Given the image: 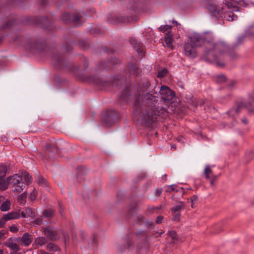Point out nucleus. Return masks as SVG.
<instances>
[{
  "mask_svg": "<svg viewBox=\"0 0 254 254\" xmlns=\"http://www.w3.org/2000/svg\"><path fill=\"white\" fill-rule=\"evenodd\" d=\"M33 223L35 224L40 225L43 223V220L41 218H37L33 221Z\"/></svg>",
  "mask_w": 254,
  "mask_h": 254,
  "instance_id": "774afa93",
  "label": "nucleus"
},
{
  "mask_svg": "<svg viewBox=\"0 0 254 254\" xmlns=\"http://www.w3.org/2000/svg\"><path fill=\"white\" fill-rule=\"evenodd\" d=\"M142 44L137 42L133 46V48L138 54L143 53V50L142 49Z\"/></svg>",
  "mask_w": 254,
  "mask_h": 254,
  "instance_id": "79ce46f5",
  "label": "nucleus"
},
{
  "mask_svg": "<svg viewBox=\"0 0 254 254\" xmlns=\"http://www.w3.org/2000/svg\"><path fill=\"white\" fill-rule=\"evenodd\" d=\"M43 215L45 218H52L54 215V211L51 209H45L43 211Z\"/></svg>",
  "mask_w": 254,
  "mask_h": 254,
  "instance_id": "e433bc0d",
  "label": "nucleus"
},
{
  "mask_svg": "<svg viewBox=\"0 0 254 254\" xmlns=\"http://www.w3.org/2000/svg\"><path fill=\"white\" fill-rule=\"evenodd\" d=\"M24 48L31 53H43L50 56L51 63L56 69L72 73L78 79L93 84L101 90H107L114 86L115 82H111L97 74L88 73L86 70L89 66V61L84 56L80 57L81 64L75 66L66 54H61L55 48L50 47L48 51H46L47 39L43 36L38 35L27 39Z\"/></svg>",
  "mask_w": 254,
  "mask_h": 254,
  "instance_id": "f257e3e1",
  "label": "nucleus"
},
{
  "mask_svg": "<svg viewBox=\"0 0 254 254\" xmlns=\"http://www.w3.org/2000/svg\"><path fill=\"white\" fill-rule=\"evenodd\" d=\"M82 18L78 14L71 13L67 12H64L61 16L62 21L65 23L78 22Z\"/></svg>",
  "mask_w": 254,
  "mask_h": 254,
  "instance_id": "f3484780",
  "label": "nucleus"
},
{
  "mask_svg": "<svg viewBox=\"0 0 254 254\" xmlns=\"http://www.w3.org/2000/svg\"><path fill=\"white\" fill-rule=\"evenodd\" d=\"M26 0H10L8 2L2 5H0V13L4 8L20 4ZM3 18H0V44L2 42L5 37V35L2 31L8 30L12 27L18 24L17 18L16 15H8L5 12L3 13Z\"/></svg>",
  "mask_w": 254,
  "mask_h": 254,
  "instance_id": "39448f33",
  "label": "nucleus"
},
{
  "mask_svg": "<svg viewBox=\"0 0 254 254\" xmlns=\"http://www.w3.org/2000/svg\"><path fill=\"white\" fill-rule=\"evenodd\" d=\"M133 225L136 229H138L139 227L146 229L140 230L135 234L130 232L127 234L124 238V243L123 246L118 248V251L121 253H124L126 250L129 249L133 245L135 238H137L138 239H140L141 244L145 243L147 240L146 237L147 230L152 229L154 223L150 220L146 219L143 215H139L136 216L134 219Z\"/></svg>",
  "mask_w": 254,
  "mask_h": 254,
  "instance_id": "7ed1b4c3",
  "label": "nucleus"
},
{
  "mask_svg": "<svg viewBox=\"0 0 254 254\" xmlns=\"http://www.w3.org/2000/svg\"><path fill=\"white\" fill-rule=\"evenodd\" d=\"M108 22L118 24L119 23H125L129 21V17L128 16H121L119 17H115L111 13H109L107 15Z\"/></svg>",
  "mask_w": 254,
  "mask_h": 254,
  "instance_id": "6ab92c4d",
  "label": "nucleus"
},
{
  "mask_svg": "<svg viewBox=\"0 0 254 254\" xmlns=\"http://www.w3.org/2000/svg\"><path fill=\"white\" fill-rule=\"evenodd\" d=\"M227 80V77L225 75L219 74L216 77V82L217 83H222L225 82Z\"/></svg>",
  "mask_w": 254,
  "mask_h": 254,
  "instance_id": "c03bdc74",
  "label": "nucleus"
},
{
  "mask_svg": "<svg viewBox=\"0 0 254 254\" xmlns=\"http://www.w3.org/2000/svg\"><path fill=\"white\" fill-rule=\"evenodd\" d=\"M152 181L151 180L147 181L146 184L143 186L145 191H147L149 188L151 187Z\"/></svg>",
  "mask_w": 254,
  "mask_h": 254,
  "instance_id": "864d4df0",
  "label": "nucleus"
},
{
  "mask_svg": "<svg viewBox=\"0 0 254 254\" xmlns=\"http://www.w3.org/2000/svg\"><path fill=\"white\" fill-rule=\"evenodd\" d=\"M236 3H237L238 5L245 7H249L250 5L254 6V2H251L250 3H248L245 0H236Z\"/></svg>",
  "mask_w": 254,
  "mask_h": 254,
  "instance_id": "58836bf2",
  "label": "nucleus"
},
{
  "mask_svg": "<svg viewBox=\"0 0 254 254\" xmlns=\"http://www.w3.org/2000/svg\"><path fill=\"white\" fill-rule=\"evenodd\" d=\"M245 33L248 37L254 36V24L250 26L245 31Z\"/></svg>",
  "mask_w": 254,
  "mask_h": 254,
  "instance_id": "a18cd8bd",
  "label": "nucleus"
},
{
  "mask_svg": "<svg viewBox=\"0 0 254 254\" xmlns=\"http://www.w3.org/2000/svg\"><path fill=\"white\" fill-rule=\"evenodd\" d=\"M37 183L41 187L46 188L48 186V182L46 179L43 178L42 176H38L36 179Z\"/></svg>",
  "mask_w": 254,
  "mask_h": 254,
  "instance_id": "473e14b6",
  "label": "nucleus"
},
{
  "mask_svg": "<svg viewBox=\"0 0 254 254\" xmlns=\"http://www.w3.org/2000/svg\"><path fill=\"white\" fill-rule=\"evenodd\" d=\"M61 150L55 139H52L45 145L44 153H39L43 160H54L57 156L60 155Z\"/></svg>",
  "mask_w": 254,
  "mask_h": 254,
  "instance_id": "6e6552de",
  "label": "nucleus"
},
{
  "mask_svg": "<svg viewBox=\"0 0 254 254\" xmlns=\"http://www.w3.org/2000/svg\"><path fill=\"white\" fill-rule=\"evenodd\" d=\"M190 44L192 46L199 47L201 44L204 45L210 44L212 42L213 38L209 35L202 36L198 34H194L190 37Z\"/></svg>",
  "mask_w": 254,
  "mask_h": 254,
  "instance_id": "f8f14e48",
  "label": "nucleus"
},
{
  "mask_svg": "<svg viewBox=\"0 0 254 254\" xmlns=\"http://www.w3.org/2000/svg\"><path fill=\"white\" fill-rule=\"evenodd\" d=\"M138 211V206L136 203L131 205L129 208L128 209L126 214V217L127 219H129L131 216L137 213Z\"/></svg>",
  "mask_w": 254,
  "mask_h": 254,
  "instance_id": "cd10ccee",
  "label": "nucleus"
},
{
  "mask_svg": "<svg viewBox=\"0 0 254 254\" xmlns=\"http://www.w3.org/2000/svg\"><path fill=\"white\" fill-rule=\"evenodd\" d=\"M172 26L170 25H165L164 26H161L158 28V30L160 32H170V30L172 29Z\"/></svg>",
  "mask_w": 254,
  "mask_h": 254,
  "instance_id": "37998d69",
  "label": "nucleus"
},
{
  "mask_svg": "<svg viewBox=\"0 0 254 254\" xmlns=\"http://www.w3.org/2000/svg\"><path fill=\"white\" fill-rule=\"evenodd\" d=\"M121 63V60L115 57H111L110 60L101 61L99 63V68L101 70H110L113 69V66Z\"/></svg>",
  "mask_w": 254,
  "mask_h": 254,
  "instance_id": "2eb2a0df",
  "label": "nucleus"
},
{
  "mask_svg": "<svg viewBox=\"0 0 254 254\" xmlns=\"http://www.w3.org/2000/svg\"><path fill=\"white\" fill-rule=\"evenodd\" d=\"M58 204H59V213L62 216H64V208L62 206V203L61 202H59Z\"/></svg>",
  "mask_w": 254,
  "mask_h": 254,
  "instance_id": "052dcab7",
  "label": "nucleus"
},
{
  "mask_svg": "<svg viewBox=\"0 0 254 254\" xmlns=\"http://www.w3.org/2000/svg\"><path fill=\"white\" fill-rule=\"evenodd\" d=\"M20 24L38 26L49 31H54L56 26L47 16H27L20 22Z\"/></svg>",
  "mask_w": 254,
  "mask_h": 254,
  "instance_id": "423d86ee",
  "label": "nucleus"
},
{
  "mask_svg": "<svg viewBox=\"0 0 254 254\" xmlns=\"http://www.w3.org/2000/svg\"><path fill=\"white\" fill-rule=\"evenodd\" d=\"M22 176L23 177L24 181L26 182L27 183V184H29L31 182V176H30L28 172H24Z\"/></svg>",
  "mask_w": 254,
  "mask_h": 254,
  "instance_id": "49530a36",
  "label": "nucleus"
},
{
  "mask_svg": "<svg viewBox=\"0 0 254 254\" xmlns=\"http://www.w3.org/2000/svg\"><path fill=\"white\" fill-rule=\"evenodd\" d=\"M142 86L147 93L135 96L133 115L137 117V121L143 127L149 128L156 125L157 117L165 118L167 111L166 108L159 106V93L155 91V87L149 81L144 82Z\"/></svg>",
  "mask_w": 254,
  "mask_h": 254,
  "instance_id": "f03ea898",
  "label": "nucleus"
},
{
  "mask_svg": "<svg viewBox=\"0 0 254 254\" xmlns=\"http://www.w3.org/2000/svg\"><path fill=\"white\" fill-rule=\"evenodd\" d=\"M101 119L104 126L110 127L119 119V114L115 110H108L101 113Z\"/></svg>",
  "mask_w": 254,
  "mask_h": 254,
  "instance_id": "1a4fd4ad",
  "label": "nucleus"
},
{
  "mask_svg": "<svg viewBox=\"0 0 254 254\" xmlns=\"http://www.w3.org/2000/svg\"><path fill=\"white\" fill-rule=\"evenodd\" d=\"M22 181V176L18 174L8 176L6 178L5 182L0 186V190H6L8 188L9 185L11 184L13 187L17 188L15 189L13 191L20 192L23 190L25 187V183Z\"/></svg>",
  "mask_w": 254,
  "mask_h": 254,
  "instance_id": "0eeeda50",
  "label": "nucleus"
},
{
  "mask_svg": "<svg viewBox=\"0 0 254 254\" xmlns=\"http://www.w3.org/2000/svg\"><path fill=\"white\" fill-rule=\"evenodd\" d=\"M195 47L192 46L190 44H185L184 45V50L185 55L192 59H194L197 56V53L194 49Z\"/></svg>",
  "mask_w": 254,
  "mask_h": 254,
  "instance_id": "4be33fe9",
  "label": "nucleus"
},
{
  "mask_svg": "<svg viewBox=\"0 0 254 254\" xmlns=\"http://www.w3.org/2000/svg\"><path fill=\"white\" fill-rule=\"evenodd\" d=\"M218 177H219V175H214L212 176H211V177L210 178V179H211V180L210 181V185L211 186H213L214 185V182L217 179Z\"/></svg>",
  "mask_w": 254,
  "mask_h": 254,
  "instance_id": "5fc2aeb1",
  "label": "nucleus"
},
{
  "mask_svg": "<svg viewBox=\"0 0 254 254\" xmlns=\"http://www.w3.org/2000/svg\"><path fill=\"white\" fill-rule=\"evenodd\" d=\"M39 2L41 6H45L48 4V0H37Z\"/></svg>",
  "mask_w": 254,
  "mask_h": 254,
  "instance_id": "0e129e2a",
  "label": "nucleus"
},
{
  "mask_svg": "<svg viewBox=\"0 0 254 254\" xmlns=\"http://www.w3.org/2000/svg\"><path fill=\"white\" fill-rule=\"evenodd\" d=\"M99 29L96 28H90L88 29V32L91 34H94L98 32Z\"/></svg>",
  "mask_w": 254,
  "mask_h": 254,
  "instance_id": "338daca9",
  "label": "nucleus"
},
{
  "mask_svg": "<svg viewBox=\"0 0 254 254\" xmlns=\"http://www.w3.org/2000/svg\"><path fill=\"white\" fill-rule=\"evenodd\" d=\"M4 244L10 250H11V251H13L15 253L18 252L20 250V247L18 245L11 241H9L8 239L4 243Z\"/></svg>",
  "mask_w": 254,
  "mask_h": 254,
  "instance_id": "a878e982",
  "label": "nucleus"
},
{
  "mask_svg": "<svg viewBox=\"0 0 254 254\" xmlns=\"http://www.w3.org/2000/svg\"><path fill=\"white\" fill-rule=\"evenodd\" d=\"M47 248L50 252H58L60 251V247L52 243L48 244Z\"/></svg>",
  "mask_w": 254,
  "mask_h": 254,
  "instance_id": "f704fd0d",
  "label": "nucleus"
},
{
  "mask_svg": "<svg viewBox=\"0 0 254 254\" xmlns=\"http://www.w3.org/2000/svg\"><path fill=\"white\" fill-rule=\"evenodd\" d=\"M48 242V240L46 238L44 237H39L35 239L34 243L35 244L42 246Z\"/></svg>",
  "mask_w": 254,
  "mask_h": 254,
  "instance_id": "72a5a7b5",
  "label": "nucleus"
},
{
  "mask_svg": "<svg viewBox=\"0 0 254 254\" xmlns=\"http://www.w3.org/2000/svg\"><path fill=\"white\" fill-rule=\"evenodd\" d=\"M246 109L249 111L250 114H254V108L253 107L251 103V105L247 106Z\"/></svg>",
  "mask_w": 254,
  "mask_h": 254,
  "instance_id": "13d9d810",
  "label": "nucleus"
},
{
  "mask_svg": "<svg viewBox=\"0 0 254 254\" xmlns=\"http://www.w3.org/2000/svg\"><path fill=\"white\" fill-rule=\"evenodd\" d=\"M78 45L83 50H85L87 46L86 41L84 40H79L78 42Z\"/></svg>",
  "mask_w": 254,
  "mask_h": 254,
  "instance_id": "3c124183",
  "label": "nucleus"
},
{
  "mask_svg": "<svg viewBox=\"0 0 254 254\" xmlns=\"http://www.w3.org/2000/svg\"><path fill=\"white\" fill-rule=\"evenodd\" d=\"M172 35L171 34L170 32H168V33H166V35L165 37V42L168 47L171 48L173 47V46L172 45Z\"/></svg>",
  "mask_w": 254,
  "mask_h": 254,
  "instance_id": "7c9ffc66",
  "label": "nucleus"
},
{
  "mask_svg": "<svg viewBox=\"0 0 254 254\" xmlns=\"http://www.w3.org/2000/svg\"><path fill=\"white\" fill-rule=\"evenodd\" d=\"M33 241L32 235L28 233H24L20 238L21 245L24 247H28Z\"/></svg>",
  "mask_w": 254,
  "mask_h": 254,
  "instance_id": "5701e85b",
  "label": "nucleus"
},
{
  "mask_svg": "<svg viewBox=\"0 0 254 254\" xmlns=\"http://www.w3.org/2000/svg\"><path fill=\"white\" fill-rule=\"evenodd\" d=\"M205 8L210 14L216 19V20H218L220 18L223 17L224 13L223 8L220 9L218 5L211 3H207Z\"/></svg>",
  "mask_w": 254,
  "mask_h": 254,
  "instance_id": "4468645a",
  "label": "nucleus"
},
{
  "mask_svg": "<svg viewBox=\"0 0 254 254\" xmlns=\"http://www.w3.org/2000/svg\"><path fill=\"white\" fill-rule=\"evenodd\" d=\"M168 72V69L164 67L158 71L157 77L160 78H163L166 76Z\"/></svg>",
  "mask_w": 254,
  "mask_h": 254,
  "instance_id": "a19ab883",
  "label": "nucleus"
},
{
  "mask_svg": "<svg viewBox=\"0 0 254 254\" xmlns=\"http://www.w3.org/2000/svg\"><path fill=\"white\" fill-rule=\"evenodd\" d=\"M236 84V81L232 80L231 82L227 84V87L229 89L231 90L233 88L234 86Z\"/></svg>",
  "mask_w": 254,
  "mask_h": 254,
  "instance_id": "680f3d73",
  "label": "nucleus"
},
{
  "mask_svg": "<svg viewBox=\"0 0 254 254\" xmlns=\"http://www.w3.org/2000/svg\"><path fill=\"white\" fill-rule=\"evenodd\" d=\"M207 44L201 57L203 61L210 63H215L218 66L223 67L225 65L223 61L225 54H228L231 58L234 59V56L229 51L228 46L225 42H214L213 39L211 43Z\"/></svg>",
  "mask_w": 254,
  "mask_h": 254,
  "instance_id": "20e7f679",
  "label": "nucleus"
},
{
  "mask_svg": "<svg viewBox=\"0 0 254 254\" xmlns=\"http://www.w3.org/2000/svg\"><path fill=\"white\" fill-rule=\"evenodd\" d=\"M203 175L206 179H210L213 174V171L211 169V166L209 165H207L204 170Z\"/></svg>",
  "mask_w": 254,
  "mask_h": 254,
  "instance_id": "c756f323",
  "label": "nucleus"
},
{
  "mask_svg": "<svg viewBox=\"0 0 254 254\" xmlns=\"http://www.w3.org/2000/svg\"><path fill=\"white\" fill-rule=\"evenodd\" d=\"M180 216H181V213H180V212H178L177 214L173 215V218H172V219L174 221H180Z\"/></svg>",
  "mask_w": 254,
  "mask_h": 254,
  "instance_id": "bf43d9fd",
  "label": "nucleus"
},
{
  "mask_svg": "<svg viewBox=\"0 0 254 254\" xmlns=\"http://www.w3.org/2000/svg\"><path fill=\"white\" fill-rule=\"evenodd\" d=\"M103 51L104 52H106L108 54H113L115 52V51L114 49H110L107 47H105L103 48Z\"/></svg>",
  "mask_w": 254,
  "mask_h": 254,
  "instance_id": "603ef678",
  "label": "nucleus"
},
{
  "mask_svg": "<svg viewBox=\"0 0 254 254\" xmlns=\"http://www.w3.org/2000/svg\"><path fill=\"white\" fill-rule=\"evenodd\" d=\"M126 77L129 78L131 76L135 78L140 76V69L139 65L136 60L133 59L130 62H127L124 69Z\"/></svg>",
  "mask_w": 254,
  "mask_h": 254,
  "instance_id": "9d476101",
  "label": "nucleus"
},
{
  "mask_svg": "<svg viewBox=\"0 0 254 254\" xmlns=\"http://www.w3.org/2000/svg\"><path fill=\"white\" fill-rule=\"evenodd\" d=\"M131 96L130 90L129 87H127L121 91L118 99V103L121 106L127 104Z\"/></svg>",
  "mask_w": 254,
  "mask_h": 254,
  "instance_id": "a211bd4d",
  "label": "nucleus"
},
{
  "mask_svg": "<svg viewBox=\"0 0 254 254\" xmlns=\"http://www.w3.org/2000/svg\"><path fill=\"white\" fill-rule=\"evenodd\" d=\"M236 0H229L226 1V5L229 9V11H224L223 17H224L228 21H233L237 19L238 16L233 13V11H239L240 7L236 4H238Z\"/></svg>",
  "mask_w": 254,
  "mask_h": 254,
  "instance_id": "9b49d317",
  "label": "nucleus"
},
{
  "mask_svg": "<svg viewBox=\"0 0 254 254\" xmlns=\"http://www.w3.org/2000/svg\"><path fill=\"white\" fill-rule=\"evenodd\" d=\"M44 233L47 238L51 240H56L58 239V232L54 228L47 227L44 228Z\"/></svg>",
  "mask_w": 254,
  "mask_h": 254,
  "instance_id": "aec40b11",
  "label": "nucleus"
},
{
  "mask_svg": "<svg viewBox=\"0 0 254 254\" xmlns=\"http://www.w3.org/2000/svg\"><path fill=\"white\" fill-rule=\"evenodd\" d=\"M168 235L170 236V237L171 238L172 241V243H175L176 242L178 241V239L177 237V233L175 231L171 230L169 231L167 233Z\"/></svg>",
  "mask_w": 254,
  "mask_h": 254,
  "instance_id": "ea45409f",
  "label": "nucleus"
},
{
  "mask_svg": "<svg viewBox=\"0 0 254 254\" xmlns=\"http://www.w3.org/2000/svg\"><path fill=\"white\" fill-rule=\"evenodd\" d=\"M178 202L180 204L176 205L171 209V211L173 214L176 212H179L181 209L184 208V203L183 201H179Z\"/></svg>",
  "mask_w": 254,
  "mask_h": 254,
  "instance_id": "c9c22d12",
  "label": "nucleus"
},
{
  "mask_svg": "<svg viewBox=\"0 0 254 254\" xmlns=\"http://www.w3.org/2000/svg\"><path fill=\"white\" fill-rule=\"evenodd\" d=\"M26 197L27 193L26 191L24 192L23 193H21L20 195H19L18 198V201L21 205H24L25 204V203L26 202Z\"/></svg>",
  "mask_w": 254,
  "mask_h": 254,
  "instance_id": "4c0bfd02",
  "label": "nucleus"
},
{
  "mask_svg": "<svg viewBox=\"0 0 254 254\" xmlns=\"http://www.w3.org/2000/svg\"><path fill=\"white\" fill-rule=\"evenodd\" d=\"M248 36L246 35V34L245 33L244 34L239 36L237 38V41L234 43L232 47H228L229 51H230V52L234 56V59L236 57L237 55L234 52V50L236 49V48L237 46L242 44L244 42L245 38H246Z\"/></svg>",
  "mask_w": 254,
  "mask_h": 254,
  "instance_id": "412c9836",
  "label": "nucleus"
},
{
  "mask_svg": "<svg viewBox=\"0 0 254 254\" xmlns=\"http://www.w3.org/2000/svg\"><path fill=\"white\" fill-rule=\"evenodd\" d=\"M163 190L162 188H157L154 191V194L155 196H159L162 193Z\"/></svg>",
  "mask_w": 254,
  "mask_h": 254,
  "instance_id": "4d7b16f0",
  "label": "nucleus"
},
{
  "mask_svg": "<svg viewBox=\"0 0 254 254\" xmlns=\"http://www.w3.org/2000/svg\"><path fill=\"white\" fill-rule=\"evenodd\" d=\"M159 93L163 100L168 102L176 96L175 92L166 86H161Z\"/></svg>",
  "mask_w": 254,
  "mask_h": 254,
  "instance_id": "dca6fc26",
  "label": "nucleus"
},
{
  "mask_svg": "<svg viewBox=\"0 0 254 254\" xmlns=\"http://www.w3.org/2000/svg\"><path fill=\"white\" fill-rule=\"evenodd\" d=\"M20 217L19 213L16 211H12L7 214H4L2 216V219L5 221H7L12 219H18Z\"/></svg>",
  "mask_w": 254,
  "mask_h": 254,
  "instance_id": "bb28decb",
  "label": "nucleus"
},
{
  "mask_svg": "<svg viewBox=\"0 0 254 254\" xmlns=\"http://www.w3.org/2000/svg\"><path fill=\"white\" fill-rule=\"evenodd\" d=\"M20 238L21 237H10L8 239V240L16 243L19 241H20Z\"/></svg>",
  "mask_w": 254,
  "mask_h": 254,
  "instance_id": "69168bd1",
  "label": "nucleus"
},
{
  "mask_svg": "<svg viewBox=\"0 0 254 254\" xmlns=\"http://www.w3.org/2000/svg\"><path fill=\"white\" fill-rule=\"evenodd\" d=\"M9 230L11 232L16 233L18 231V228L15 225H13L9 227Z\"/></svg>",
  "mask_w": 254,
  "mask_h": 254,
  "instance_id": "e2e57ef3",
  "label": "nucleus"
},
{
  "mask_svg": "<svg viewBox=\"0 0 254 254\" xmlns=\"http://www.w3.org/2000/svg\"><path fill=\"white\" fill-rule=\"evenodd\" d=\"M11 203L9 200L6 199L4 201L0 207L1 211L5 212L8 211L10 208Z\"/></svg>",
  "mask_w": 254,
  "mask_h": 254,
  "instance_id": "2f4dec72",
  "label": "nucleus"
},
{
  "mask_svg": "<svg viewBox=\"0 0 254 254\" xmlns=\"http://www.w3.org/2000/svg\"><path fill=\"white\" fill-rule=\"evenodd\" d=\"M177 185L173 184L170 186H167L166 191L167 192H171L172 191H175L176 193L180 192L181 196L183 195L185 193V189L183 187H181L178 189H176Z\"/></svg>",
  "mask_w": 254,
  "mask_h": 254,
  "instance_id": "393cba45",
  "label": "nucleus"
},
{
  "mask_svg": "<svg viewBox=\"0 0 254 254\" xmlns=\"http://www.w3.org/2000/svg\"><path fill=\"white\" fill-rule=\"evenodd\" d=\"M76 44L74 41L70 39H67L65 41L64 46L62 47V49L64 50L66 52H69L72 49V46Z\"/></svg>",
  "mask_w": 254,
  "mask_h": 254,
  "instance_id": "c85d7f7f",
  "label": "nucleus"
},
{
  "mask_svg": "<svg viewBox=\"0 0 254 254\" xmlns=\"http://www.w3.org/2000/svg\"><path fill=\"white\" fill-rule=\"evenodd\" d=\"M65 81V79L60 75L56 74L54 77V82L58 84H62Z\"/></svg>",
  "mask_w": 254,
  "mask_h": 254,
  "instance_id": "de8ad7c7",
  "label": "nucleus"
},
{
  "mask_svg": "<svg viewBox=\"0 0 254 254\" xmlns=\"http://www.w3.org/2000/svg\"><path fill=\"white\" fill-rule=\"evenodd\" d=\"M248 105H251V102L236 101L235 102L234 105L226 112V114L229 117L234 118L235 114L238 115L242 109L246 108Z\"/></svg>",
  "mask_w": 254,
  "mask_h": 254,
  "instance_id": "ddd939ff",
  "label": "nucleus"
},
{
  "mask_svg": "<svg viewBox=\"0 0 254 254\" xmlns=\"http://www.w3.org/2000/svg\"><path fill=\"white\" fill-rule=\"evenodd\" d=\"M146 178V174L145 173H142L139 175H138L136 178L133 180V182L135 183H137L138 182H140L142 179H145Z\"/></svg>",
  "mask_w": 254,
  "mask_h": 254,
  "instance_id": "8fccbe9b",
  "label": "nucleus"
},
{
  "mask_svg": "<svg viewBox=\"0 0 254 254\" xmlns=\"http://www.w3.org/2000/svg\"><path fill=\"white\" fill-rule=\"evenodd\" d=\"M26 215L28 217L33 218L35 217V212L31 208H27L25 210Z\"/></svg>",
  "mask_w": 254,
  "mask_h": 254,
  "instance_id": "09e8293b",
  "label": "nucleus"
},
{
  "mask_svg": "<svg viewBox=\"0 0 254 254\" xmlns=\"http://www.w3.org/2000/svg\"><path fill=\"white\" fill-rule=\"evenodd\" d=\"M164 217L162 216H158L156 217L155 220V224H159L162 223V220Z\"/></svg>",
  "mask_w": 254,
  "mask_h": 254,
  "instance_id": "6e6d98bb",
  "label": "nucleus"
},
{
  "mask_svg": "<svg viewBox=\"0 0 254 254\" xmlns=\"http://www.w3.org/2000/svg\"><path fill=\"white\" fill-rule=\"evenodd\" d=\"M88 172L87 168L85 166H78L77 167V178L78 181L80 183L82 180H84V176Z\"/></svg>",
  "mask_w": 254,
  "mask_h": 254,
  "instance_id": "b1692460",
  "label": "nucleus"
}]
</instances>
